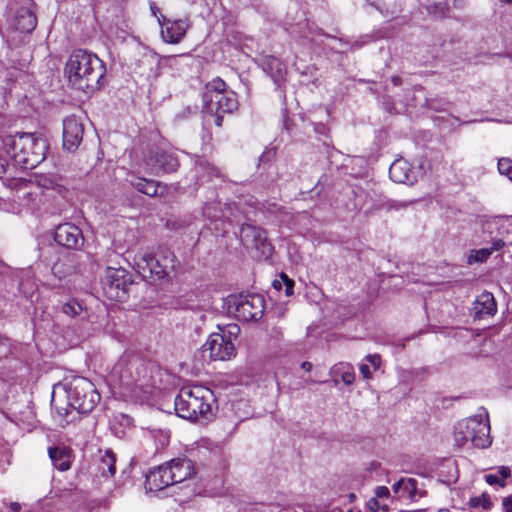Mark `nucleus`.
Listing matches in <instances>:
<instances>
[{"instance_id":"1","label":"nucleus","mask_w":512,"mask_h":512,"mask_svg":"<svg viewBox=\"0 0 512 512\" xmlns=\"http://www.w3.org/2000/svg\"><path fill=\"white\" fill-rule=\"evenodd\" d=\"M65 74L72 86L91 94L99 89L100 81L106 74V67L97 55L79 49L70 55Z\"/></svg>"},{"instance_id":"2","label":"nucleus","mask_w":512,"mask_h":512,"mask_svg":"<svg viewBox=\"0 0 512 512\" xmlns=\"http://www.w3.org/2000/svg\"><path fill=\"white\" fill-rule=\"evenodd\" d=\"M0 146L5 150L15 165L23 169H33L46 157L48 144L42 137L34 133H17L5 136L0 140Z\"/></svg>"},{"instance_id":"3","label":"nucleus","mask_w":512,"mask_h":512,"mask_svg":"<svg viewBox=\"0 0 512 512\" xmlns=\"http://www.w3.org/2000/svg\"><path fill=\"white\" fill-rule=\"evenodd\" d=\"M174 405L179 417L192 422L210 420L218 408L213 391L201 385L181 388Z\"/></svg>"},{"instance_id":"4","label":"nucleus","mask_w":512,"mask_h":512,"mask_svg":"<svg viewBox=\"0 0 512 512\" xmlns=\"http://www.w3.org/2000/svg\"><path fill=\"white\" fill-rule=\"evenodd\" d=\"M203 103L205 112L214 117V124L217 127L222 126L225 114H232L238 109L235 92L227 89L221 78H215L205 86Z\"/></svg>"},{"instance_id":"5","label":"nucleus","mask_w":512,"mask_h":512,"mask_svg":"<svg viewBox=\"0 0 512 512\" xmlns=\"http://www.w3.org/2000/svg\"><path fill=\"white\" fill-rule=\"evenodd\" d=\"M479 414L457 423L454 438L458 445L470 442L474 447L484 449L492 443L488 412L481 408Z\"/></svg>"},{"instance_id":"6","label":"nucleus","mask_w":512,"mask_h":512,"mask_svg":"<svg viewBox=\"0 0 512 512\" xmlns=\"http://www.w3.org/2000/svg\"><path fill=\"white\" fill-rule=\"evenodd\" d=\"M68 406L81 414L90 413L100 401L94 384L84 377L73 378L65 388Z\"/></svg>"},{"instance_id":"7","label":"nucleus","mask_w":512,"mask_h":512,"mask_svg":"<svg viewBox=\"0 0 512 512\" xmlns=\"http://www.w3.org/2000/svg\"><path fill=\"white\" fill-rule=\"evenodd\" d=\"M228 308L242 321H258L264 315L265 300L260 294L231 295L228 298Z\"/></svg>"},{"instance_id":"8","label":"nucleus","mask_w":512,"mask_h":512,"mask_svg":"<svg viewBox=\"0 0 512 512\" xmlns=\"http://www.w3.org/2000/svg\"><path fill=\"white\" fill-rule=\"evenodd\" d=\"M174 262L170 251L161 250L156 254H142L137 261V267L144 278L159 280L168 275L169 269L174 268Z\"/></svg>"},{"instance_id":"9","label":"nucleus","mask_w":512,"mask_h":512,"mask_svg":"<svg viewBox=\"0 0 512 512\" xmlns=\"http://www.w3.org/2000/svg\"><path fill=\"white\" fill-rule=\"evenodd\" d=\"M132 285V276L124 268L108 267L102 279V288L105 295L114 301L122 302L126 300Z\"/></svg>"},{"instance_id":"10","label":"nucleus","mask_w":512,"mask_h":512,"mask_svg":"<svg viewBox=\"0 0 512 512\" xmlns=\"http://www.w3.org/2000/svg\"><path fill=\"white\" fill-rule=\"evenodd\" d=\"M240 239L242 243L258 250L262 255L269 256L273 247L267 240L266 231L251 224H243L240 228Z\"/></svg>"},{"instance_id":"11","label":"nucleus","mask_w":512,"mask_h":512,"mask_svg":"<svg viewBox=\"0 0 512 512\" xmlns=\"http://www.w3.org/2000/svg\"><path fill=\"white\" fill-rule=\"evenodd\" d=\"M203 353L209 352L214 360H228L236 354L235 343L226 340L221 333H212L202 346Z\"/></svg>"},{"instance_id":"12","label":"nucleus","mask_w":512,"mask_h":512,"mask_svg":"<svg viewBox=\"0 0 512 512\" xmlns=\"http://www.w3.org/2000/svg\"><path fill=\"white\" fill-rule=\"evenodd\" d=\"M147 164L151 166L156 175L168 174L177 171L179 161L175 153L162 149L150 152Z\"/></svg>"},{"instance_id":"13","label":"nucleus","mask_w":512,"mask_h":512,"mask_svg":"<svg viewBox=\"0 0 512 512\" xmlns=\"http://www.w3.org/2000/svg\"><path fill=\"white\" fill-rule=\"evenodd\" d=\"M54 240L67 249L79 250L84 244L81 229L72 223H63L56 227Z\"/></svg>"},{"instance_id":"14","label":"nucleus","mask_w":512,"mask_h":512,"mask_svg":"<svg viewBox=\"0 0 512 512\" xmlns=\"http://www.w3.org/2000/svg\"><path fill=\"white\" fill-rule=\"evenodd\" d=\"M84 126L80 118L71 115L63 120V148L74 152L82 142Z\"/></svg>"},{"instance_id":"15","label":"nucleus","mask_w":512,"mask_h":512,"mask_svg":"<svg viewBox=\"0 0 512 512\" xmlns=\"http://www.w3.org/2000/svg\"><path fill=\"white\" fill-rule=\"evenodd\" d=\"M158 23L161 26V37L164 42L169 44L179 43L186 35L189 28L187 20H171L163 15L158 17Z\"/></svg>"},{"instance_id":"16","label":"nucleus","mask_w":512,"mask_h":512,"mask_svg":"<svg viewBox=\"0 0 512 512\" xmlns=\"http://www.w3.org/2000/svg\"><path fill=\"white\" fill-rule=\"evenodd\" d=\"M167 463L158 466L146 474L145 487L150 491H160L173 484Z\"/></svg>"},{"instance_id":"17","label":"nucleus","mask_w":512,"mask_h":512,"mask_svg":"<svg viewBox=\"0 0 512 512\" xmlns=\"http://www.w3.org/2000/svg\"><path fill=\"white\" fill-rule=\"evenodd\" d=\"M389 176L395 183L410 185L417 179L416 172L413 170L411 164L403 158L396 159L390 165Z\"/></svg>"},{"instance_id":"18","label":"nucleus","mask_w":512,"mask_h":512,"mask_svg":"<svg viewBox=\"0 0 512 512\" xmlns=\"http://www.w3.org/2000/svg\"><path fill=\"white\" fill-rule=\"evenodd\" d=\"M496 312L497 305L492 293L485 291L476 297L472 308V314L475 320L493 316Z\"/></svg>"},{"instance_id":"19","label":"nucleus","mask_w":512,"mask_h":512,"mask_svg":"<svg viewBox=\"0 0 512 512\" xmlns=\"http://www.w3.org/2000/svg\"><path fill=\"white\" fill-rule=\"evenodd\" d=\"M173 484L181 483L192 477L194 474V464L187 458H175L167 462Z\"/></svg>"},{"instance_id":"20","label":"nucleus","mask_w":512,"mask_h":512,"mask_svg":"<svg viewBox=\"0 0 512 512\" xmlns=\"http://www.w3.org/2000/svg\"><path fill=\"white\" fill-rule=\"evenodd\" d=\"M392 489L400 498L416 500L423 497L424 492L417 487V480L414 478H401L393 484Z\"/></svg>"},{"instance_id":"21","label":"nucleus","mask_w":512,"mask_h":512,"mask_svg":"<svg viewBox=\"0 0 512 512\" xmlns=\"http://www.w3.org/2000/svg\"><path fill=\"white\" fill-rule=\"evenodd\" d=\"M49 457L55 468L60 471H67L71 467L72 450L65 446L50 447Z\"/></svg>"},{"instance_id":"22","label":"nucleus","mask_w":512,"mask_h":512,"mask_svg":"<svg viewBox=\"0 0 512 512\" xmlns=\"http://www.w3.org/2000/svg\"><path fill=\"white\" fill-rule=\"evenodd\" d=\"M262 68L278 86L285 80L286 67L278 58L274 56L265 57L262 61Z\"/></svg>"},{"instance_id":"23","label":"nucleus","mask_w":512,"mask_h":512,"mask_svg":"<svg viewBox=\"0 0 512 512\" xmlns=\"http://www.w3.org/2000/svg\"><path fill=\"white\" fill-rule=\"evenodd\" d=\"M195 168L197 177L201 182L212 181L214 178L220 177L219 169L209 163L207 160H197Z\"/></svg>"},{"instance_id":"24","label":"nucleus","mask_w":512,"mask_h":512,"mask_svg":"<svg viewBox=\"0 0 512 512\" xmlns=\"http://www.w3.org/2000/svg\"><path fill=\"white\" fill-rule=\"evenodd\" d=\"M37 25L36 16L30 10H21L18 12L16 27L24 33L32 32Z\"/></svg>"},{"instance_id":"25","label":"nucleus","mask_w":512,"mask_h":512,"mask_svg":"<svg viewBox=\"0 0 512 512\" xmlns=\"http://www.w3.org/2000/svg\"><path fill=\"white\" fill-rule=\"evenodd\" d=\"M99 471L103 476H113L116 473V456L112 450H106L99 462Z\"/></svg>"},{"instance_id":"26","label":"nucleus","mask_w":512,"mask_h":512,"mask_svg":"<svg viewBox=\"0 0 512 512\" xmlns=\"http://www.w3.org/2000/svg\"><path fill=\"white\" fill-rule=\"evenodd\" d=\"M496 470V474H486L484 476L485 481L489 485H499L500 487H504L506 485L505 479L511 477V469L508 466H498Z\"/></svg>"},{"instance_id":"27","label":"nucleus","mask_w":512,"mask_h":512,"mask_svg":"<svg viewBox=\"0 0 512 512\" xmlns=\"http://www.w3.org/2000/svg\"><path fill=\"white\" fill-rule=\"evenodd\" d=\"M133 368H135L137 372V377H133L131 381H126V384H134L136 388L143 390L144 393H151L150 386L140 378V373L146 371L145 366L140 363H130L128 369L131 370Z\"/></svg>"},{"instance_id":"28","label":"nucleus","mask_w":512,"mask_h":512,"mask_svg":"<svg viewBox=\"0 0 512 512\" xmlns=\"http://www.w3.org/2000/svg\"><path fill=\"white\" fill-rule=\"evenodd\" d=\"M332 371L334 374L339 373L341 375V380L345 385L353 384L355 380V373L353 371V368L348 364L344 365L340 363L339 365H335Z\"/></svg>"},{"instance_id":"29","label":"nucleus","mask_w":512,"mask_h":512,"mask_svg":"<svg viewBox=\"0 0 512 512\" xmlns=\"http://www.w3.org/2000/svg\"><path fill=\"white\" fill-rule=\"evenodd\" d=\"M492 502L488 493H482L480 496L472 497L469 500V506L473 509L481 508L488 511L492 508Z\"/></svg>"},{"instance_id":"30","label":"nucleus","mask_w":512,"mask_h":512,"mask_svg":"<svg viewBox=\"0 0 512 512\" xmlns=\"http://www.w3.org/2000/svg\"><path fill=\"white\" fill-rule=\"evenodd\" d=\"M35 182L39 187L44 189L54 190L59 186L57 178L53 175L37 174L35 176Z\"/></svg>"},{"instance_id":"31","label":"nucleus","mask_w":512,"mask_h":512,"mask_svg":"<svg viewBox=\"0 0 512 512\" xmlns=\"http://www.w3.org/2000/svg\"><path fill=\"white\" fill-rule=\"evenodd\" d=\"M75 269V266L72 263H61L60 260L53 263L51 270L52 273L58 277L59 279L65 277L66 275L73 272Z\"/></svg>"},{"instance_id":"32","label":"nucleus","mask_w":512,"mask_h":512,"mask_svg":"<svg viewBox=\"0 0 512 512\" xmlns=\"http://www.w3.org/2000/svg\"><path fill=\"white\" fill-rule=\"evenodd\" d=\"M62 311L68 316L76 317L82 313L83 307L77 300L73 299L63 304Z\"/></svg>"},{"instance_id":"33","label":"nucleus","mask_w":512,"mask_h":512,"mask_svg":"<svg viewBox=\"0 0 512 512\" xmlns=\"http://www.w3.org/2000/svg\"><path fill=\"white\" fill-rule=\"evenodd\" d=\"M218 333L224 335L227 341L230 340L234 343L239 336L240 327L237 324H229L224 328H220Z\"/></svg>"},{"instance_id":"34","label":"nucleus","mask_w":512,"mask_h":512,"mask_svg":"<svg viewBox=\"0 0 512 512\" xmlns=\"http://www.w3.org/2000/svg\"><path fill=\"white\" fill-rule=\"evenodd\" d=\"M492 254L490 248H482L476 250L473 255L469 257V262H484Z\"/></svg>"},{"instance_id":"35","label":"nucleus","mask_w":512,"mask_h":512,"mask_svg":"<svg viewBox=\"0 0 512 512\" xmlns=\"http://www.w3.org/2000/svg\"><path fill=\"white\" fill-rule=\"evenodd\" d=\"M498 170L501 174L508 176L512 172V160L510 158H501L498 161Z\"/></svg>"},{"instance_id":"36","label":"nucleus","mask_w":512,"mask_h":512,"mask_svg":"<svg viewBox=\"0 0 512 512\" xmlns=\"http://www.w3.org/2000/svg\"><path fill=\"white\" fill-rule=\"evenodd\" d=\"M160 187V183L155 180L148 179L146 190L144 194L150 197H154L158 194V188Z\"/></svg>"},{"instance_id":"37","label":"nucleus","mask_w":512,"mask_h":512,"mask_svg":"<svg viewBox=\"0 0 512 512\" xmlns=\"http://www.w3.org/2000/svg\"><path fill=\"white\" fill-rule=\"evenodd\" d=\"M281 279L283 281V286L285 287V295L291 296L294 292V281L284 273H281Z\"/></svg>"},{"instance_id":"38","label":"nucleus","mask_w":512,"mask_h":512,"mask_svg":"<svg viewBox=\"0 0 512 512\" xmlns=\"http://www.w3.org/2000/svg\"><path fill=\"white\" fill-rule=\"evenodd\" d=\"M148 179L145 178H135L130 181L131 185L139 192L144 194L146 190Z\"/></svg>"},{"instance_id":"39","label":"nucleus","mask_w":512,"mask_h":512,"mask_svg":"<svg viewBox=\"0 0 512 512\" xmlns=\"http://www.w3.org/2000/svg\"><path fill=\"white\" fill-rule=\"evenodd\" d=\"M366 360L371 364L374 371H376L381 365V357L378 354L367 355Z\"/></svg>"},{"instance_id":"40","label":"nucleus","mask_w":512,"mask_h":512,"mask_svg":"<svg viewBox=\"0 0 512 512\" xmlns=\"http://www.w3.org/2000/svg\"><path fill=\"white\" fill-rule=\"evenodd\" d=\"M390 495V491L386 486H378L375 489V498H387Z\"/></svg>"},{"instance_id":"41","label":"nucleus","mask_w":512,"mask_h":512,"mask_svg":"<svg viewBox=\"0 0 512 512\" xmlns=\"http://www.w3.org/2000/svg\"><path fill=\"white\" fill-rule=\"evenodd\" d=\"M502 507H503V512H512V496L503 498Z\"/></svg>"},{"instance_id":"42","label":"nucleus","mask_w":512,"mask_h":512,"mask_svg":"<svg viewBox=\"0 0 512 512\" xmlns=\"http://www.w3.org/2000/svg\"><path fill=\"white\" fill-rule=\"evenodd\" d=\"M359 370L365 379H370L372 377V372L367 364H361L359 366Z\"/></svg>"},{"instance_id":"43","label":"nucleus","mask_w":512,"mask_h":512,"mask_svg":"<svg viewBox=\"0 0 512 512\" xmlns=\"http://www.w3.org/2000/svg\"><path fill=\"white\" fill-rule=\"evenodd\" d=\"M367 507L373 511V512H376L378 511V509H380V504H379V501L377 500V498H371L368 502H367Z\"/></svg>"},{"instance_id":"44","label":"nucleus","mask_w":512,"mask_h":512,"mask_svg":"<svg viewBox=\"0 0 512 512\" xmlns=\"http://www.w3.org/2000/svg\"><path fill=\"white\" fill-rule=\"evenodd\" d=\"M8 165V160L0 155V178L6 173Z\"/></svg>"},{"instance_id":"45","label":"nucleus","mask_w":512,"mask_h":512,"mask_svg":"<svg viewBox=\"0 0 512 512\" xmlns=\"http://www.w3.org/2000/svg\"><path fill=\"white\" fill-rule=\"evenodd\" d=\"M504 246V242L501 239H498L493 242L492 246L490 247L491 252L498 251Z\"/></svg>"},{"instance_id":"46","label":"nucleus","mask_w":512,"mask_h":512,"mask_svg":"<svg viewBox=\"0 0 512 512\" xmlns=\"http://www.w3.org/2000/svg\"><path fill=\"white\" fill-rule=\"evenodd\" d=\"M272 286L275 290L277 291H280L283 287V281L282 279H275L273 282H272Z\"/></svg>"},{"instance_id":"47","label":"nucleus","mask_w":512,"mask_h":512,"mask_svg":"<svg viewBox=\"0 0 512 512\" xmlns=\"http://www.w3.org/2000/svg\"><path fill=\"white\" fill-rule=\"evenodd\" d=\"M55 409H56L57 413H58L60 416H62V417H64V416H67V415H68L69 410H68V408H67V407H57V406H55Z\"/></svg>"},{"instance_id":"48","label":"nucleus","mask_w":512,"mask_h":512,"mask_svg":"<svg viewBox=\"0 0 512 512\" xmlns=\"http://www.w3.org/2000/svg\"><path fill=\"white\" fill-rule=\"evenodd\" d=\"M10 509L13 512H19L21 510V505L18 502H11L10 503Z\"/></svg>"},{"instance_id":"49","label":"nucleus","mask_w":512,"mask_h":512,"mask_svg":"<svg viewBox=\"0 0 512 512\" xmlns=\"http://www.w3.org/2000/svg\"><path fill=\"white\" fill-rule=\"evenodd\" d=\"M150 9H151V12H152V15H154L155 17H159L157 16V13L159 12V8L156 6V4L154 2H150Z\"/></svg>"},{"instance_id":"50","label":"nucleus","mask_w":512,"mask_h":512,"mask_svg":"<svg viewBox=\"0 0 512 512\" xmlns=\"http://www.w3.org/2000/svg\"><path fill=\"white\" fill-rule=\"evenodd\" d=\"M391 81H392L393 85H395V86H399L402 84V78L399 76H393L391 78Z\"/></svg>"},{"instance_id":"51","label":"nucleus","mask_w":512,"mask_h":512,"mask_svg":"<svg viewBox=\"0 0 512 512\" xmlns=\"http://www.w3.org/2000/svg\"><path fill=\"white\" fill-rule=\"evenodd\" d=\"M301 367L305 370V371H310L312 369V364L310 362H303Z\"/></svg>"},{"instance_id":"52","label":"nucleus","mask_w":512,"mask_h":512,"mask_svg":"<svg viewBox=\"0 0 512 512\" xmlns=\"http://www.w3.org/2000/svg\"><path fill=\"white\" fill-rule=\"evenodd\" d=\"M370 5L375 7L377 10H380V7L376 4V2H374V1L370 2Z\"/></svg>"},{"instance_id":"53","label":"nucleus","mask_w":512,"mask_h":512,"mask_svg":"<svg viewBox=\"0 0 512 512\" xmlns=\"http://www.w3.org/2000/svg\"><path fill=\"white\" fill-rule=\"evenodd\" d=\"M209 207L206 205L205 208H204V214L207 215V216H210V213H209Z\"/></svg>"},{"instance_id":"54","label":"nucleus","mask_w":512,"mask_h":512,"mask_svg":"<svg viewBox=\"0 0 512 512\" xmlns=\"http://www.w3.org/2000/svg\"><path fill=\"white\" fill-rule=\"evenodd\" d=\"M349 499H350L351 502L354 501L356 499V495L354 493H351L349 495Z\"/></svg>"},{"instance_id":"55","label":"nucleus","mask_w":512,"mask_h":512,"mask_svg":"<svg viewBox=\"0 0 512 512\" xmlns=\"http://www.w3.org/2000/svg\"><path fill=\"white\" fill-rule=\"evenodd\" d=\"M499 1L502 2V3H508V4L512 3V0H499Z\"/></svg>"},{"instance_id":"56","label":"nucleus","mask_w":512,"mask_h":512,"mask_svg":"<svg viewBox=\"0 0 512 512\" xmlns=\"http://www.w3.org/2000/svg\"><path fill=\"white\" fill-rule=\"evenodd\" d=\"M383 510L385 511H388V506L387 505H383V506H380Z\"/></svg>"},{"instance_id":"57","label":"nucleus","mask_w":512,"mask_h":512,"mask_svg":"<svg viewBox=\"0 0 512 512\" xmlns=\"http://www.w3.org/2000/svg\"><path fill=\"white\" fill-rule=\"evenodd\" d=\"M508 177L512 181V171H511V174L508 175Z\"/></svg>"},{"instance_id":"58","label":"nucleus","mask_w":512,"mask_h":512,"mask_svg":"<svg viewBox=\"0 0 512 512\" xmlns=\"http://www.w3.org/2000/svg\"><path fill=\"white\" fill-rule=\"evenodd\" d=\"M348 512H361V511L360 510L354 511V510L350 509Z\"/></svg>"},{"instance_id":"59","label":"nucleus","mask_w":512,"mask_h":512,"mask_svg":"<svg viewBox=\"0 0 512 512\" xmlns=\"http://www.w3.org/2000/svg\"><path fill=\"white\" fill-rule=\"evenodd\" d=\"M439 512H449L448 510H440Z\"/></svg>"}]
</instances>
